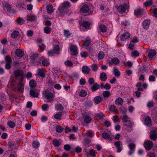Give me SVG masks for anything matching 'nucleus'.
Instances as JSON below:
<instances>
[{
	"instance_id": "obj_58",
	"label": "nucleus",
	"mask_w": 157,
	"mask_h": 157,
	"mask_svg": "<svg viewBox=\"0 0 157 157\" xmlns=\"http://www.w3.org/2000/svg\"><path fill=\"white\" fill-rule=\"evenodd\" d=\"M122 119L123 121V123L125 121L129 120V117L126 115H124L123 116Z\"/></svg>"
},
{
	"instance_id": "obj_16",
	"label": "nucleus",
	"mask_w": 157,
	"mask_h": 157,
	"mask_svg": "<svg viewBox=\"0 0 157 157\" xmlns=\"http://www.w3.org/2000/svg\"><path fill=\"white\" fill-rule=\"evenodd\" d=\"M30 95L33 97L37 98L38 96L39 93L35 89H31L29 92Z\"/></svg>"
},
{
	"instance_id": "obj_59",
	"label": "nucleus",
	"mask_w": 157,
	"mask_h": 157,
	"mask_svg": "<svg viewBox=\"0 0 157 157\" xmlns=\"http://www.w3.org/2000/svg\"><path fill=\"white\" fill-rule=\"evenodd\" d=\"M91 140L89 139H85L84 140V145L85 146L89 144Z\"/></svg>"
},
{
	"instance_id": "obj_18",
	"label": "nucleus",
	"mask_w": 157,
	"mask_h": 157,
	"mask_svg": "<svg viewBox=\"0 0 157 157\" xmlns=\"http://www.w3.org/2000/svg\"><path fill=\"white\" fill-rule=\"evenodd\" d=\"M46 10L48 13H51L53 11V7L52 5L50 3H46Z\"/></svg>"
},
{
	"instance_id": "obj_40",
	"label": "nucleus",
	"mask_w": 157,
	"mask_h": 157,
	"mask_svg": "<svg viewBox=\"0 0 157 157\" xmlns=\"http://www.w3.org/2000/svg\"><path fill=\"white\" fill-rule=\"evenodd\" d=\"M94 101L95 103L97 104H98L100 102L101 100V98L100 97L96 96V97L94 99Z\"/></svg>"
},
{
	"instance_id": "obj_11",
	"label": "nucleus",
	"mask_w": 157,
	"mask_h": 157,
	"mask_svg": "<svg viewBox=\"0 0 157 157\" xmlns=\"http://www.w3.org/2000/svg\"><path fill=\"white\" fill-rule=\"evenodd\" d=\"M129 151L128 152V155L130 156L131 155L134 154L135 152L134 148L135 147V145L133 143H130L129 145Z\"/></svg>"
},
{
	"instance_id": "obj_61",
	"label": "nucleus",
	"mask_w": 157,
	"mask_h": 157,
	"mask_svg": "<svg viewBox=\"0 0 157 157\" xmlns=\"http://www.w3.org/2000/svg\"><path fill=\"white\" fill-rule=\"evenodd\" d=\"M92 70L93 71H96L98 69V66L96 64H94L92 65Z\"/></svg>"
},
{
	"instance_id": "obj_49",
	"label": "nucleus",
	"mask_w": 157,
	"mask_h": 157,
	"mask_svg": "<svg viewBox=\"0 0 157 157\" xmlns=\"http://www.w3.org/2000/svg\"><path fill=\"white\" fill-rule=\"evenodd\" d=\"M36 82L33 80H31L29 82V85L31 87H34L36 86Z\"/></svg>"
},
{
	"instance_id": "obj_32",
	"label": "nucleus",
	"mask_w": 157,
	"mask_h": 157,
	"mask_svg": "<svg viewBox=\"0 0 157 157\" xmlns=\"http://www.w3.org/2000/svg\"><path fill=\"white\" fill-rule=\"evenodd\" d=\"M36 17L33 15H29L27 16V20L28 21H32L34 20Z\"/></svg>"
},
{
	"instance_id": "obj_42",
	"label": "nucleus",
	"mask_w": 157,
	"mask_h": 157,
	"mask_svg": "<svg viewBox=\"0 0 157 157\" xmlns=\"http://www.w3.org/2000/svg\"><path fill=\"white\" fill-rule=\"evenodd\" d=\"M100 31L102 33L105 32L107 30L105 26L104 25H101L99 27Z\"/></svg>"
},
{
	"instance_id": "obj_50",
	"label": "nucleus",
	"mask_w": 157,
	"mask_h": 157,
	"mask_svg": "<svg viewBox=\"0 0 157 157\" xmlns=\"http://www.w3.org/2000/svg\"><path fill=\"white\" fill-rule=\"evenodd\" d=\"M103 94L104 97H108L110 95L111 93L109 91H105L103 92Z\"/></svg>"
},
{
	"instance_id": "obj_17",
	"label": "nucleus",
	"mask_w": 157,
	"mask_h": 157,
	"mask_svg": "<svg viewBox=\"0 0 157 157\" xmlns=\"http://www.w3.org/2000/svg\"><path fill=\"white\" fill-rule=\"evenodd\" d=\"M134 13L137 17H140L143 14V10L142 9L139 8L134 11Z\"/></svg>"
},
{
	"instance_id": "obj_3",
	"label": "nucleus",
	"mask_w": 157,
	"mask_h": 157,
	"mask_svg": "<svg viewBox=\"0 0 157 157\" xmlns=\"http://www.w3.org/2000/svg\"><path fill=\"white\" fill-rule=\"evenodd\" d=\"M90 43V41L89 40H86L85 41L84 45L86 47V49L90 52H91L95 50L97 46L96 44H92L90 48L89 47Z\"/></svg>"
},
{
	"instance_id": "obj_6",
	"label": "nucleus",
	"mask_w": 157,
	"mask_h": 157,
	"mask_svg": "<svg viewBox=\"0 0 157 157\" xmlns=\"http://www.w3.org/2000/svg\"><path fill=\"white\" fill-rule=\"evenodd\" d=\"M128 4L124 3L118 6V12L121 13H125L126 10L128 9Z\"/></svg>"
},
{
	"instance_id": "obj_64",
	"label": "nucleus",
	"mask_w": 157,
	"mask_h": 157,
	"mask_svg": "<svg viewBox=\"0 0 157 157\" xmlns=\"http://www.w3.org/2000/svg\"><path fill=\"white\" fill-rule=\"evenodd\" d=\"M113 72L115 75L118 77V70L116 67H114L113 68Z\"/></svg>"
},
{
	"instance_id": "obj_62",
	"label": "nucleus",
	"mask_w": 157,
	"mask_h": 157,
	"mask_svg": "<svg viewBox=\"0 0 157 157\" xmlns=\"http://www.w3.org/2000/svg\"><path fill=\"white\" fill-rule=\"evenodd\" d=\"M154 103V102L151 101L149 102L147 104V106L149 108H151L153 106Z\"/></svg>"
},
{
	"instance_id": "obj_15",
	"label": "nucleus",
	"mask_w": 157,
	"mask_h": 157,
	"mask_svg": "<svg viewBox=\"0 0 157 157\" xmlns=\"http://www.w3.org/2000/svg\"><path fill=\"white\" fill-rule=\"evenodd\" d=\"M150 23V20H145L143 21L142 24L143 28L145 29H148Z\"/></svg>"
},
{
	"instance_id": "obj_53",
	"label": "nucleus",
	"mask_w": 157,
	"mask_h": 157,
	"mask_svg": "<svg viewBox=\"0 0 157 157\" xmlns=\"http://www.w3.org/2000/svg\"><path fill=\"white\" fill-rule=\"evenodd\" d=\"M56 132L58 133H61L63 131V128L60 126H57L56 127Z\"/></svg>"
},
{
	"instance_id": "obj_28",
	"label": "nucleus",
	"mask_w": 157,
	"mask_h": 157,
	"mask_svg": "<svg viewBox=\"0 0 157 157\" xmlns=\"http://www.w3.org/2000/svg\"><path fill=\"white\" fill-rule=\"evenodd\" d=\"M139 55V53L136 50H134L131 52V56L134 58L138 57Z\"/></svg>"
},
{
	"instance_id": "obj_47",
	"label": "nucleus",
	"mask_w": 157,
	"mask_h": 157,
	"mask_svg": "<svg viewBox=\"0 0 157 157\" xmlns=\"http://www.w3.org/2000/svg\"><path fill=\"white\" fill-rule=\"evenodd\" d=\"M110 65L114 64H118V59L116 58H114L111 60V62L109 63Z\"/></svg>"
},
{
	"instance_id": "obj_55",
	"label": "nucleus",
	"mask_w": 157,
	"mask_h": 157,
	"mask_svg": "<svg viewBox=\"0 0 157 157\" xmlns=\"http://www.w3.org/2000/svg\"><path fill=\"white\" fill-rule=\"evenodd\" d=\"M87 92L84 90H82L80 93V95L82 97H84L87 94Z\"/></svg>"
},
{
	"instance_id": "obj_25",
	"label": "nucleus",
	"mask_w": 157,
	"mask_h": 157,
	"mask_svg": "<svg viewBox=\"0 0 157 157\" xmlns=\"http://www.w3.org/2000/svg\"><path fill=\"white\" fill-rule=\"evenodd\" d=\"M16 21L18 24L21 25L25 23V21L23 18L21 17H19L17 19Z\"/></svg>"
},
{
	"instance_id": "obj_10",
	"label": "nucleus",
	"mask_w": 157,
	"mask_h": 157,
	"mask_svg": "<svg viewBox=\"0 0 157 157\" xmlns=\"http://www.w3.org/2000/svg\"><path fill=\"white\" fill-rule=\"evenodd\" d=\"M144 146L146 149L149 150L152 147L153 144L151 141L147 140L145 141L144 143Z\"/></svg>"
},
{
	"instance_id": "obj_21",
	"label": "nucleus",
	"mask_w": 157,
	"mask_h": 157,
	"mask_svg": "<svg viewBox=\"0 0 157 157\" xmlns=\"http://www.w3.org/2000/svg\"><path fill=\"white\" fill-rule=\"evenodd\" d=\"M156 51L154 49L150 50L148 53V57L150 59H152L156 55Z\"/></svg>"
},
{
	"instance_id": "obj_20",
	"label": "nucleus",
	"mask_w": 157,
	"mask_h": 157,
	"mask_svg": "<svg viewBox=\"0 0 157 157\" xmlns=\"http://www.w3.org/2000/svg\"><path fill=\"white\" fill-rule=\"evenodd\" d=\"M38 74L42 78H44L45 77V70L43 69L42 68H38L37 70Z\"/></svg>"
},
{
	"instance_id": "obj_23",
	"label": "nucleus",
	"mask_w": 157,
	"mask_h": 157,
	"mask_svg": "<svg viewBox=\"0 0 157 157\" xmlns=\"http://www.w3.org/2000/svg\"><path fill=\"white\" fill-rule=\"evenodd\" d=\"M90 71V69L88 66H85L82 67V71L84 74H88Z\"/></svg>"
},
{
	"instance_id": "obj_44",
	"label": "nucleus",
	"mask_w": 157,
	"mask_h": 157,
	"mask_svg": "<svg viewBox=\"0 0 157 157\" xmlns=\"http://www.w3.org/2000/svg\"><path fill=\"white\" fill-rule=\"evenodd\" d=\"M19 34L18 31H14L11 34V37L13 38H15Z\"/></svg>"
},
{
	"instance_id": "obj_51",
	"label": "nucleus",
	"mask_w": 157,
	"mask_h": 157,
	"mask_svg": "<svg viewBox=\"0 0 157 157\" xmlns=\"http://www.w3.org/2000/svg\"><path fill=\"white\" fill-rule=\"evenodd\" d=\"M89 155L92 157H95V155L94 151L93 149H89L88 155Z\"/></svg>"
},
{
	"instance_id": "obj_7",
	"label": "nucleus",
	"mask_w": 157,
	"mask_h": 157,
	"mask_svg": "<svg viewBox=\"0 0 157 157\" xmlns=\"http://www.w3.org/2000/svg\"><path fill=\"white\" fill-rule=\"evenodd\" d=\"M70 53L72 56H77L78 54V48L75 45H72L70 46Z\"/></svg>"
},
{
	"instance_id": "obj_60",
	"label": "nucleus",
	"mask_w": 157,
	"mask_h": 157,
	"mask_svg": "<svg viewBox=\"0 0 157 157\" xmlns=\"http://www.w3.org/2000/svg\"><path fill=\"white\" fill-rule=\"evenodd\" d=\"M33 32L31 30H28L26 33V35L28 37H31L33 36Z\"/></svg>"
},
{
	"instance_id": "obj_38",
	"label": "nucleus",
	"mask_w": 157,
	"mask_h": 157,
	"mask_svg": "<svg viewBox=\"0 0 157 157\" xmlns=\"http://www.w3.org/2000/svg\"><path fill=\"white\" fill-rule=\"evenodd\" d=\"M153 3L152 0H148L144 3V5L145 7L152 5Z\"/></svg>"
},
{
	"instance_id": "obj_39",
	"label": "nucleus",
	"mask_w": 157,
	"mask_h": 157,
	"mask_svg": "<svg viewBox=\"0 0 157 157\" xmlns=\"http://www.w3.org/2000/svg\"><path fill=\"white\" fill-rule=\"evenodd\" d=\"M7 124L10 128H12L14 127L15 125V123L14 122L10 121H8Z\"/></svg>"
},
{
	"instance_id": "obj_57",
	"label": "nucleus",
	"mask_w": 157,
	"mask_h": 157,
	"mask_svg": "<svg viewBox=\"0 0 157 157\" xmlns=\"http://www.w3.org/2000/svg\"><path fill=\"white\" fill-rule=\"evenodd\" d=\"M124 124L128 127H132V123L130 120L126 121H125L124 123Z\"/></svg>"
},
{
	"instance_id": "obj_46",
	"label": "nucleus",
	"mask_w": 157,
	"mask_h": 157,
	"mask_svg": "<svg viewBox=\"0 0 157 157\" xmlns=\"http://www.w3.org/2000/svg\"><path fill=\"white\" fill-rule=\"evenodd\" d=\"M104 114L100 112L97 114L96 115V117L100 119H101L104 117Z\"/></svg>"
},
{
	"instance_id": "obj_36",
	"label": "nucleus",
	"mask_w": 157,
	"mask_h": 157,
	"mask_svg": "<svg viewBox=\"0 0 157 157\" xmlns=\"http://www.w3.org/2000/svg\"><path fill=\"white\" fill-rule=\"evenodd\" d=\"M51 31V28L48 26L45 27L44 29V33L47 34H49Z\"/></svg>"
},
{
	"instance_id": "obj_45",
	"label": "nucleus",
	"mask_w": 157,
	"mask_h": 157,
	"mask_svg": "<svg viewBox=\"0 0 157 157\" xmlns=\"http://www.w3.org/2000/svg\"><path fill=\"white\" fill-rule=\"evenodd\" d=\"M136 87L137 89L139 91H142L143 90V88L142 87V84L139 82L136 84Z\"/></svg>"
},
{
	"instance_id": "obj_14",
	"label": "nucleus",
	"mask_w": 157,
	"mask_h": 157,
	"mask_svg": "<svg viewBox=\"0 0 157 157\" xmlns=\"http://www.w3.org/2000/svg\"><path fill=\"white\" fill-rule=\"evenodd\" d=\"M21 82L18 84L17 86V90L20 92H22L24 89V85L25 82L23 80H20Z\"/></svg>"
},
{
	"instance_id": "obj_30",
	"label": "nucleus",
	"mask_w": 157,
	"mask_h": 157,
	"mask_svg": "<svg viewBox=\"0 0 157 157\" xmlns=\"http://www.w3.org/2000/svg\"><path fill=\"white\" fill-rule=\"evenodd\" d=\"M62 113H57L53 116L54 118L56 120H60L62 116Z\"/></svg>"
},
{
	"instance_id": "obj_43",
	"label": "nucleus",
	"mask_w": 157,
	"mask_h": 157,
	"mask_svg": "<svg viewBox=\"0 0 157 157\" xmlns=\"http://www.w3.org/2000/svg\"><path fill=\"white\" fill-rule=\"evenodd\" d=\"M99 88V85L97 83H95L91 87V90L93 91H95Z\"/></svg>"
},
{
	"instance_id": "obj_5",
	"label": "nucleus",
	"mask_w": 157,
	"mask_h": 157,
	"mask_svg": "<svg viewBox=\"0 0 157 157\" xmlns=\"http://www.w3.org/2000/svg\"><path fill=\"white\" fill-rule=\"evenodd\" d=\"M141 120L143 123L146 125L150 126L151 125V119L148 116H147L145 118H142Z\"/></svg>"
},
{
	"instance_id": "obj_9",
	"label": "nucleus",
	"mask_w": 157,
	"mask_h": 157,
	"mask_svg": "<svg viewBox=\"0 0 157 157\" xmlns=\"http://www.w3.org/2000/svg\"><path fill=\"white\" fill-rule=\"evenodd\" d=\"M157 129L154 128L153 130L151 132L150 138L152 140H155L157 136Z\"/></svg>"
},
{
	"instance_id": "obj_34",
	"label": "nucleus",
	"mask_w": 157,
	"mask_h": 157,
	"mask_svg": "<svg viewBox=\"0 0 157 157\" xmlns=\"http://www.w3.org/2000/svg\"><path fill=\"white\" fill-rule=\"evenodd\" d=\"M52 143L54 146L56 147H58L61 144L60 141L56 139L54 140Z\"/></svg>"
},
{
	"instance_id": "obj_1",
	"label": "nucleus",
	"mask_w": 157,
	"mask_h": 157,
	"mask_svg": "<svg viewBox=\"0 0 157 157\" xmlns=\"http://www.w3.org/2000/svg\"><path fill=\"white\" fill-rule=\"evenodd\" d=\"M71 5L69 2L64 1L59 8V10L61 13H64L67 11V9Z\"/></svg>"
},
{
	"instance_id": "obj_37",
	"label": "nucleus",
	"mask_w": 157,
	"mask_h": 157,
	"mask_svg": "<svg viewBox=\"0 0 157 157\" xmlns=\"http://www.w3.org/2000/svg\"><path fill=\"white\" fill-rule=\"evenodd\" d=\"M64 64L66 66L71 67L73 66V63L71 61L69 60H67L65 61L64 63Z\"/></svg>"
},
{
	"instance_id": "obj_52",
	"label": "nucleus",
	"mask_w": 157,
	"mask_h": 157,
	"mask_svg": "<svg viewBox=\"0 0 157 157\" xmlns=\"http://www.w3.org/2000/svg\"><path fill=\"white\" fill-rule=\"evenodd\" d=\"M42 110L44 111H46L48 110L49 106L48 104H43L42 107Z\"/></svg>"
},
{
	"instance_id": "obj_33",
	"label": "nucleus",
	"mask_w": 157,
	"mask_h": 157,
	"mask_svg": "<svg viewBox=\"0 0 157 157\" xmlns=\"http://www.w3.org/2000/svg\"><path fill=\"white\" fill-rule=\"evenodd\" d=\"M56 108L57 110L60 111L61 112H63V106L62 105L60 104H58L56 105Z\"/></svg>"
},
{
	"instance_id": "obj_56",
	"label": "nucleus",
	"mask_w": 157,
	"mask_h": 157,
	"mask_svg": "<svg viewBox=\"0 0 157 157\" xmlns=\"http://www.w3.org/2000/svg\"><path fill=\"white\" fill-rule=\"evenodd\" d=\"M104 56V53L101 51L100 52L98 55V58L99 60H101Z\"/></svg>"
},
{
	"instance_id": "obj_35",
	"label": "nucleus",
	"mask_w": 157,
	"mask_h": 157,
	"mask_svg": "<svg viewBox=\"0 0 157 157\" xmlns=\"http://www.w3.org/2000/svg\"><path fill=\"white\" fill-rule=\"evenodd\" d=\"M42 63L44 66H47L50 63L47 59L44 58L43 60L42 61Z\"/></svg>"
},
{
	"instance_id": "obj_29",
	"label": "nucleus",
	"mask_w": 157,
	"mask_h": 157,
	"mask_svg": "<svg viewBox=\"0 0 157 157\" xmlns=\"http://www.w3.org/2000/svg\"><path fill=\"white\" fill-rule=\"evenodd\" d=\"M100 79L103 81H105L107 78L106 74L104 72H102L100 75Z\"/></svg>"
},
{
	"instance_id": "obj_63",
	"label": "nucleus",
	"mask_w": 157,
	"mask_h": 157,
	"mask_svg": "<svg viewBox=\"0 0 157 157\" xmlns=\"http://www.w3.org/2000/svg\"><path fill=\"white\" fill-rule=\"evenodd\" d=\"M64 36L67 37L70 36V33L69 30H65L64 32Z\"/></svg>"
},
{
	"instance_id": "obj_24",
	"label": "nucleus",
	"mask_w": 157,
	"mask_h": 157,
	"mask_svg": "<svg viewBox=\"0 0 157 157\" xmlns=\"http://www.w3.org/2000/svg\"><path fill=\"white\" fill-rule=\"evenodd\" d=\"M15 53L17 56L20 57H22L24 54V52L21 49H18L16 50Z\"/></svg>"
},
{
	"instance_id": "obj_2",
	"label": "nucleus",
	"mask_w": 157,
	"mask_h": 157,
	"mask_svg": "<svg viewBox=\"0 0 157 157\" xmlns=\"http://www.w3.org/2000/svg\"><path fill=\"white\" fill-rule=\"evenodd\" d=\"M43 96L48 102L52 101L54 95L50 91L47 90L43 92Z\"/></svg>"
},
{
	"instance_id": "obj_26",
	"label": "nucleus",
	"mask_w": 157,
	"mask_h": 157,
	"mask_svg": "<svg viewBox=\"0 0 157 157\" xmlns=\"http://www.w3.org/2000/svg\"><path fill=\"white\" fill-rule=\"evenodd\" d=\"M4 9L8 12H10L11 10V6L8 4H3Z\"/></svg>"
},
{
	"instance_id": "obj_22",
	"label": "nucleus",
	"mask_w": 157,
	"mask_h": 157,
	"mask_svg": "<svg viewBox=\"0 0 157 157\" xmlns=\"http://www.w3.org/2000/svg\"><path fill=\"white\" fill-rule=\"evenodd\" d=\"M83 117L85 123L88 124L90 123L92 119L88 114H85Z\"/></svg>"
},
{
	"instance_id": "obj_12",
	"label": "nucleus",
	"mask_w": 157,
	"mask_h": 157,
	"mask_svg": "<svg viewBox=\"0 0 157 157\" xmlns=\"http://www.w3.org/2000/svg\"><path fill=\"white\" fill-rule=\"evenodd\" d=\"M14 73L16 78L20 77V80H23L24 78L23 77V74L21 71L19 70H15Z\"/></svg>"
},
{
	"instance_id": "obj_13",
	"label": "nucleus",
	"mask_w": 157,
	"mask_h": 157,
	"mask_svg": "<svg viewBox=\"0 0 157 157\" xmlns=\"http://www.w3.org/2000/svg\"><path fill=\"white\" fill-rule=\"evenodd\" d=\"M101 136L103 138L109 141H111L112 140V137L111 136V133L110 132L109 133L104 132L101 134Z\"/></svg>"
},
{
	"instance_id": "obj_8",
	"label": "nucleus",
	"mask_w": 157,
	"mask_h": 157,
	"mask_svg": "<svg viewBox=\"0 0 157 157\" xmlns=\"http://www.w3.org/2000/svg\"><path fill=\"white\" fill-rule=\"evenodd\" d=\"M5 60L6 62L5 65V67L7 69H9L11 68V65L12 63L11 59L8 56H6Z\"/></svg>"
},
{
	"instance_id": "obj_48",
	"label": "nucleus",
	"mask_w": 157,
	"mask_h": 157,
	"mask_svg": "<svg viewBox=\"0 0 157 157\" xmlns=\"http://www.w3.org/2000/svg\"><path fill=\"white\" fill-rule=\"evenodd\" d=\"M86 134L90 137H92L94 135V133L91 130H88L86 131Z\"/></svg>"
},
{
	"instance_id": "obj_19",
	"label": "nucleus",
	"mask_w": 157,
	"mask_h": 157,
	"mask_svg": "<svg viewBox=\"0 0 157 157\" xmlns=\"http://www.w3.org/2000/svg\"><path fill=\"white\" fill-rule=\"evenodd\" d=\"M130 36V35L127 32H125L122 35L121 37V40L125 41L129 38Z\"/></svg>"
},
{
	"instance_id": "obj_31",
	"label": "nucleus",
	"mask_w": 157,
	"mask_h": 157,
	"mask_svg": "<svg viewBox=\"0 0 157 157\" xmlns=\"http://www.w3.org/2000/svg\"><path fill=\"white\" fill-rule=\"evenodd\" d=\"M32 145L33 148L37 149L39 147L40 144L38 141L35 140L33 142Z\"/></svg>"
},
{
	"instance_id": "obj_27",
	"label": "nucleus",
	"mask_w": 157,
	"mask_h": 157,
	"mask_svg": "<svg viewBox=\"0 0 157 157\" xmlns=\"http://www.w3.org/2000/svg\"><path fill=\"white\" fill-rule=\"evenodd\" d=\"M53 51L54 54H59V46L56 44L53 46Z\"/></svg>"
},
{
	"instance_id": "obj_41",
	"label": "nucleus",
	"mask_w": 157,
	"mask_h": 157,
	"mask_svg": "<svg viewBox=\"0 0 157 157\" xmlns=\"http://www.w3.org/2000/svg\"><path fill=\"white\" fill-rule=\"evenodd\" d=\"M82 25L84 28L86 29H87L90 27V23L88 21H84L83 22Z\"/></svg>"
},
{
	"instance_id": "obj_4",
	"label": "nucleus",
	"mask_w": 157,
	"mask_h": 157,
	"mask_svg": "<svg viewBox=\"0 0 157 157\" xmlns=\"http://www.w3.org/2000/svg\"><path fill=\"white\" fill-rule=\"evenodd\" d=\"M81 11L83 13H88V14L91 13L92 11H91L89 6L87 4H84L82 7L81 9Z\"/></svg>"
},
{
	"instance_id": "obj_54",
	"label": "nucleus",
	"mask_w": 157,
	"mask_h": 157,
	"mask_svg": "<svg viewBox=\"0 0 157 157\" xmlns=\"http://www.w3.org/2000/svg\"><path fill=\"white\" fill-rule=\"evenodd\" d=\"M109 110L110 111L113 112H116L117 110V109L115 106L113 105H111L109 107Z\"/></svg>"
}]
</instances>
